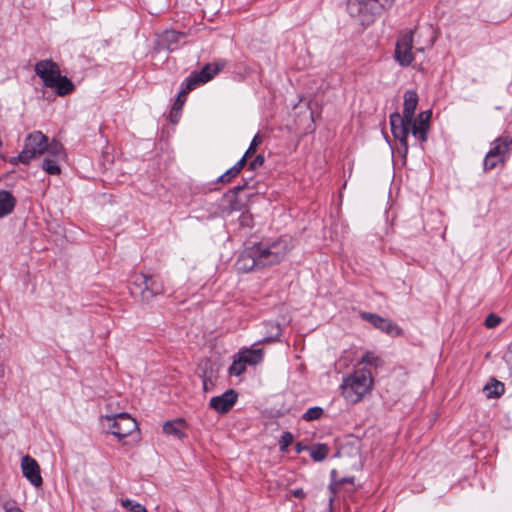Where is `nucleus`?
Wrapping results in <instances>:
<instances>
[{
	"label": "nucleus",
	"mask_w": 512,
	"mask_h": 512,
	"mask_svg": "<svg viewBox=\"0 0 512 512\" xmlns=\"http://www.w3.org/2000/svg\"><path fill=\"white\" fill-rule=\"evenodd\" d=\"M418 105V94L414 90L404 93L403 114L395 112L390 115V126L393 136L399 140L405 153L408 151L409 132L422 144L427 141L431 110L421 112L416 118L415 110Z\"/></svg>",
	"instance_id": "1"
},
{
	"label": "nucleus",
	"mask_w": 512,
	"mask_h": 512,
	"mask_svg": "<svg viewBox=\"0 0 512 512\" xmlns=\"http://www.w3.org/2000/svg\"><path fill=\"white\" fill-rule=\"evenodd\" d=\"M293 247V240L288 236L279 237L272 242H258L240 253L235 266L244 273L272 266L284 260Z\"/></svg>",
	"instance_id": "2"
},
{
	"label": "nucleus",
	"mask_w": 512,
	"mask_h": 512,
	"mask_svg": "<svg viewBox=\"0 0 512 512\" xmlns=\"http://www.w3.org/2000/svg\"><path fill=\"white\" fill-rule=\"evenodd\" d=\"M34 71L42 79L44 86L54 89L59 96H65L75 89L73 82L67 76L61 75L59 65L51 59L38 61Z\"/></svg>",
	"instance_id": "3"
},
{
	"label": "nucleus",
	"mask_w": 512,
	"mask_h": 512,
	"mask_svg": "<svg viewBox=\"0 0 512 512\" xmlns=\"http://www.w3.org/2000/svg\"><path fill=\"white\" fill-rule=\"evenodd\" d=\"M372 385L371 372L367 369H358L343 378L340 388L344 399L350 404H356L371 391Z\"/></svg>",
	"instance_id": "4"
},
{
	"label": "nucleus",
	"mask_w": 512,
	"mask_h": 512,
	"mask_svg": "<svg viewBox=\"0 0 512 512\" xmlns=\"http://www.w3.org/2000/svg\"><path fill=\"white\" fill-rule=\"evenodd\" d=\"M394 0H347L349 15L363 25L374 22L376 15L390 7Z\"/></svg>",
	"instance_id": "5"
},
{
	"label": "nucleus",
	"mask_w": 512,
	"mask_h": 512,
	"mask_svg": "<svg viewBox=\"0 0 512 512\" xmlns=\"http://www.w3.org/2000/svg\"><path fill=\"white\" fill-rule=\"evenodd\" d=\"M48 147V137L41 131L29 133L24 140V147L17 157L10 160L12 164H29L33 159L45 153Z\"/></svg>",
	"instance_id": "6"
},
{
	"label": "nucleus",
	"mask_w": 512,
	"mask_h": 512,
	"mask_svg": "<svg viewBox=\"0 0 512 512\" xmlns=\"http://www.w3.org/2000/svg\"><path fill=\"white\" fill-rule=\"evenodd\" d=\"M132 295L139 293L142 301L149 302L155 296L162 294L163 285L152 276L140 273L135 276V280L130 287Z\"/></svg>",
	"instance_id": "7"
},
{
	"label": "nucleus",
	"mask_w": 512,
	"mask_h": 512,
	"mask_svg": "<svg viewBox=\"0 0 512 512\" xmlns=\"http://www.w3.org/2000/svg\"><path fill=\"white\" fill-rule=\"evenodd\" d=\"M225 64L224 61L208 63L199 72L191 74L182 82V93H189L198 86L212 80L224 68Z\"/></svg>",
	"instance_id": "8"
},
{
	"label": "nucleus",
	"mask_w": 512,
	"mask_h": 512,
	"mask_svg": "<svg viewBox=\"0 0 512 512\" xmlns=\"http://www.w3.org/2000/svg\"><path fill=\"white\" fill-rule=\"evenodd\" d=\"M108 431L119 440L124 439L138 428L137 422L128 413L106 416Z\"/></svg>",
	"instance_id": "9"
},
{
	"label": "nucleus",
	"mask_w": 512,
	"mask_h": 512,
	"mask_svg": "<svg viewBox=\"0 0 512 512\" xmlns=\"http://www.w3.org/2000/svg\"><path fill=\"white\" fill-rule=\"evenodd\" d=\"M512 150V139L509 137H498L493 142V147L484 159V169L492 170L498 163L504 162L505 156Z\"/></svg>",
	"instance_id": "10"
},
{
	"label": "nucleus",
	"mask_w": 512,
	"mask_h": 512,
	"mask_svg": "<svg viewBox=\"0 0 512 512\" xmlns=\"http://www.w3.org/2000/svg\"><path fill=\"white\" fill-rule=\"evenodd\" d=\"M413 32L407 31L399 36L395 47V60L403 67L409 66L413 60Z\"/></svg>",
	"instance_id": "11"
},
{
	"label": "nucleus",
	"mask_w": 512,
	"mask_h": 512,
	"mask_svg": "<svg viewBox=\"0 0 512 512\" xmlns=\"http://www.w3.org/2000/svg\"><path fill=\"white\" fill-rule=\"evenodd\" d=\"M361 318L390 336H400L403 333V330L397 324L377 314L363 312L361 313Z\"/></svg>",
	"instance_id": "12"
},
{
	"label": "nucleus",
	"mask_w": 512,
	"mask_h": 512,
	"mask_svg": "<svg viewBox=\"0 0 512 512\" xmlns=\"http://www.w3.org/2000/svg\"><path fill=\"white\" fill-rule=\"evenodd\" d=\"M21 469L24 477L35 487H40L43 479L40 474V466L37 461L29 455L21 459Z\"/></svg>",
	"instance_id": "13"
},
{
	"label": "nucleus",
	"mask_w": 512,
	"mask_h": 512,
	"mask_svg": "<svg viewBox=\"0 0 512 512\" xmlns=\"http://www.w3.org/2000/svg\"><path fill=\"white\" fill-rule=\"evenodd\" d=\"M238 399V394L235 390L229 389L222 395L211 398L210 407L220 414H225L231 410Z\"/></svg>",
	"instance_id": "14"
},
{
	"label": "nucleus",
	"mask_w": 512,
	"mask_h": 512,
	"mask_svg": "<svg viewBox=\"0 0 512 512\" xmlns=\"http://www.w3.org/2000/svg\"><path fill=\"white\" fill-rule=\"evenodd\" d=\"M184 38V34L175 30H168L162 33L159 41L161 48L174 51L178 47L179 41Z\"/></svg>",
	"instance_id": "15"
},
{
	"label": "nucleus",
	"mask_w": 512,
	"mask_h": 512,
	"mask_svg": "<svg viewBox=\"0 0 512 512\" xmlns=\"http://www.w3.org/2000/svg\"><path fill=\"white\" fill-rule=\"evenodd\" d=\"M237 355L246 365H257L263 360V350L260 348H243Z\"/></svg>",
	"instance_id": "16"
},
{
	"label": "nucleus",
	"mask_w": 512,
	"mask_h": 512,
	"mask_svg": "<svg viewBox=\"0 0 512 512\" xmlns=\"http://www.w3.org/2000/svg\"><path fill=\"white\" fill-rule=\"evenodd\" d=\"M184 429L185 421L181 418L167 421L163 424V432L167 435L174 436L177 439L185 437Z\"/></svg>",
	"instance_id": "17"
},
{
	"label": "nucleus",
	"mask_w": 512,
	"mask_h": 512,
	"mask_svg": "<svg viewBox=\"0 0 512 512\" xmlns=\"http://www.w3.org/2000/svg\"><path fill=\"white\" fill-rule=\"evenodd\" d=\"M16 204V199L11 192L6 190L0 191V218L10 214Z\"/></svg>",
	"instance_id": "18"
},
{
	"label": "nucleus",
	"mask_w": 512,
	"mask_h": 512,
	"mask_svg": "<svg viewBox=\"0 0 512 512\" xmlns=\"http://www.w3.org/2000/svg\"><path fill=\"white\" fill-rule=\"evenodd\" d=\"M483 390L485 392L486 397L492 399L500 397L504 393L505 388L502 382L497 381L495 379H491L490 382H488L484 386Z\"/></svg>",
	"instance_id": "19"
},
{
	"label": "nucleus",
	"mask_w": 512,
	"mask_h": 512,
	"mask_svg": "<svg viewBox=\"0 0 512 512\" xmlns=\"http://www.w3.org/2000/svg\"><path fill=\"white\" fill-rule=\"evenodd\" d=\"M245 164H246L245 159L241 158L233 167H231L225 173H223L221 176H219L218 182H222V183L231 182V180L241 172V170L243 169Z\"/></svg>",
	"instance_id": "20"
},
{
	"label": "nucleus",
	"mask_w": 512,
	"mask_h": 512,
	"mask_svg": "<svg viewBox=\"0 0 512 512\" xmlns=\"http://www.w3.org/2000/svg\"><path fill=\"white\" fill-rule=\"evenodd\" d=\"M52 158H57L62 160L65 157V151L62 144L57 140L48 141V147L46 151Z\"/></svg>",
	"instance_id": "21"
},
{
	"label": "nucleus",
	"mask_w": 512,
	"mask_h": 512,
	"mask_svg": "<svg viewBox=\"0 0 512 512\" xmlns=\"http://www.w3.org/2000/svg\"><path fill=\"white\" fill-rule=\"evenodd\" d=\"M246 364L240 359V357L235 354L233 357V362L228 369V374L230 376H240L246 371Z\"/></svg>",
	"instance_id": "22"
},
{
	"label": "nucleus",
	"mask_w": 512,
	"mask_h": 512,
	"mask_svg": "<svg viewBox=\"0 0 512 512\" xmlns=\"http://www.w3.org/2000/svg\"><path fill=\"white\" fill-rule=\"evenodd\" d=\"M329 453V447L326 444H316L310 450V456L314 461L324 460Z\"/></svg>",
	"instance_id": "23"
},
{
	"label": "nucleus",
	"mask_w": 512,
	"mask_h": 512,
	"mask_svg": "<svg viewBox=\"0 0 512 512\" xmlns=\"http://www.w3.org/2000/svg\"><path fill=\"white\" fill-rule=\"evenodd\" d=\"M59 161L60 159L47 157L43 160L42 168L50 175H58L60 173Z\"/></svg>",
	"instance_id": "24"
},
{
	"label": "nucleus",
	"mask_w": 512,
	"mask_h": 512,
	"mask_svg": "<svg viewBox=\"0 0 512 512\" xmlns=\"http://www.w3.org/2000/svg\"><path fill=\"white\" fill-rule=\"evenodd\" d=\"M266 327H270L271 333L263 338L261 342H273L279 339L281 335L280 325L276 322H267Z\"/></svg>",
	"instance_id": "25"
},
{
	"label": "nucleus",
	"mask_w": 512,
	"mask_h": 512,
	"mask_svg": "<svg viewBox=\"0 0 512 512\" xmlns=\"http://www.w3.org/2000/svg\"><path fill=\"white\" fill-rule=\"evenodd\" d=\"M227 205H224L223 212L231 214L234 211H240L243 208V203L238 199L237 195L235 198L224 199Z\"/></svg>",
	"instance_id": "26"
},
{
	"label": "nucleus",
	"mask_w": 512,
	"mask_h": 512,
	"mask_svg": "<svg viewBox=\"0 0 512 512\" xmlns=\"http://www.w3.org/2000/svg\"><path fill=\"white\" fill-rule=\"evenodd\" d=\"M359 363L378 367L381 364V359L375 353L368 351L363 354Z\"/></svg>",
	"instance_id": "27"
},
{
	"label": "nucleus",
	"mask_w": 512,
	"mask_h": 512,
	"mask_svg": "<svg viewBox=\"0 0 512 512\" xmlns=\"http://www.w3.org/2000/svg\"><path fill=\"white\" fill-rule=\"evenodd\" d=\"M323 413H324V411L321 407L314 406V407L309 408L303 414L302 418L307 422H311V421L320 419L322 417Z\"/></svg>",
	"instance_id": "28"
},
{
	"label": "nucleus",
	"mask_w": 512,
	"mask_h": 512,
	"mask_svg": "<svg viewBox=\"0 0 512 512\" xmlns=\"http://www.w3.org/2000/svg\"><path fill=\"white\" fill-rule=\"evenodd\" d=\"M262 143V138L259 134H256L248 149L246 150L245 154L243 155L242 159H245V161L247 162V159L250 158L257 150V147Z\"/></svg>",
	"instance_id": "29"
},
{
	"label": "nucleus",
	"mask_w": 512,
	"mask_h": 512,
	"mask_svg": "<svg viewBox=\"0 0 512 512\" xmlns=\"http://www.w3.org/2000/svg\"><path fill=\"white\" fill-rule=\"evenodd\" d=\"M121 505L124 509L130 511V512H146V508L131 499H126L121 502Z\"/></svg>",
	"instance_id": "30"
},
{
	"label": "nucleus",
	"mask_w": 512,
	"mask_h": 512,
	"mask_svg": "<svg viewBox=\"0 0 512 512\" xmlns=\"http://www.w3.org/2000/svg\"><path fill=\"white\" fill-rule=\"evenodd\" d=\"M293 442V435L290 432H284L279 440L280 451L285 452Z\"/></svg>",
	"instance_id": "31"
},
{
	"label": "nucleus",
	"mask_w": 512,
	"mask_h": 512,
	"mask_svg": "<svg viewBox=\"0 0 512 512\" xmlns=\"http://www.w3.org/2000/svg\"><path fill=\"white\" fill-rule=\"evenodd\" d=\"M239 223L243 227L253 226V217L249 212H243L239 217Z\"/></svg>",
	"instance_id": "32"
},
{
	"label": "nucleus",
	"mask_w": 512,
	"mask_h": 512,
	"mask_svg": "<svg viewBox=\"0 0 512 512\" xmlns=\"http://www.w3.org/2000/svg\"><path fill=\"white\" fill-rule=\"evenodd\" d=\"M501 322V318L495 314H489L485 319V325L488 328H495Z\"/></svg>",
	"instance_id": "33"
},
{
	"label": "nucleus",
	"mask_w": 512,
	"mask_h": 512,
	"mask_svg": "<svg viewBox=\"0 0 512 512\" xmlns=\"http://www.w3.org/2000/svg\"><path fill=\"white\" fill-rule=\"evenodd\" d=\"M246 185L247 183H244L243 185L233 187L224 195V199L235 198V195H238V193L242 191L246 187Z\"/></svg>",
	"instance_id": "34"
},
{
	"label": "nucleus",
	"mask_w": 512,
	"mask_h": 512,
	"mask_svg": "<svg viewBox=\"0 0 512 512\" xmlns=\"http://www.w3.org/2000/svg\"><path fill=\"white\" fill-rule=\"evenodd\" d=\"M187 94L188 93H182V89L179 91L177 99L173 105V110H180L182 108Z\"/></svg>",
	"instance_id": "35"
},
{
	"label": "nucleus",
	"mask_w": 512,
	"mask_h": 512,
	"mask_svg": "<svg viewBox=\"0 0 512 512\" xmlns=\"http://www.w3.org/2000/svg\"><path fill=\"white\" fill-rule=\"evenodd\" d=\"M264 163V156L263 155H257L253 161L250 162L249 168L251 170H256L258 167L262 166Z\"/></svg>",
	"instance_id": "36"
},
{
	"label": "nucleus",
	"mask_w": 512,
	"mask_h": 512,
	"mask_svg": "<svg viewBox=\"0 0 512 512\" xmlns=\"http://www.w3.org/2000/svg\"><path fill=\"white\" fill-rule=\"evenodd\" d=\"M4 512H22L13 502L6 501L3 504Z\"/></svg>",
	"instance_id": "37"
},
{
	"label": "nucleus",
	"mask_w": 512,
	"mask_h": 512,
	"mask_svg": "<svg viewBox=\"0 0 512 512\" xmlns=\"http://www.w3.org/2000/svg\"><path fill=\"white\" fill-rule=\"evenodd\" d=\"M339 486V483H331L329 485V490H330V496H329V506L331 507L332 506V503H333V500H334V496L337 492V487Z\"/></svg>",
	"instance_id": "38"
},
{
	"label": "nucleus",
	"mask_w": 512,
	"mask_h": 512,
	"mask_svg": "<svg viewBox=\"0 0 512 512\" xmlns=\"http://www.w3.org/2000/svg\"><path fill=\"white\" fill-rule=\"evenodd\" d=\"M291 494L294 497L299 498V499H304L306 497V493L304 492V490L302 488H297V489L291 490Z\"/></svg>",
	"instance_id": "39"
},
{
	"label": "nucleus",
	"mask_w": 512,
	"mask_h": 512,
	"mask_svg": "<svg viewBox=\"0 0 512 512\" xmlns=\"http://www.w3.org/2000/svg\"><path fill=\"white\" fill-rule=\"evenodd\" d=\"M304 449H306V446L302 445L300 442H298L295 445V450H296L297 453L302 452Z\"/></svg>",
	"instance_id": "40"
},
{
	"label": "nucleus",
	"mask_w": 512,
	"mask_h": 512,
	"mask_svg": "<svg viewBox=\"0 0 512 512\" xmlns=\"http://www.w3.org/2000/svg\"><path fill=\"white\" fill-rule=\"evenodd\" d=\"M203 388H204L205 391L208 390L207 379L203 380Z\"/></svg>",
	"instance_id": "41"
},
{
	"label": "nucleus",
	"mask_w": 512,
	"mask_h": 512,
	"mask_svg": "<svg viewBox=\"0 0 512 512\" xmlns=\"http://www.w3.org/2000/svg\"><path fill=\"white\" fill-rule=\"evenodd\" d=\"M509 352L512 353V344L509 346Z\"/></svg>",
	"instance_id": "42"
},
{
	"label": "nucleus",
	"mask_w": 512,
	"mask_h": 512,
	"mask_svg": "<svg viewBox=\"0 0 512 512\" xmlns=\"http://www.w3.org/2000/svg\"><path fill=\"white\" fill-rule=\"evenodd\" d=\"M417 51L423 52V48H417Z\"/></svg>",
	"instance_id": "43"
},
{
	"label": "nucleus",
	"mask_w": 512,
	"mask_h": 512,
	"mask_svg": "<svg viewBox=\"0 0 512 512\" xmlns=\"http://www.w3.org/2000/svg\"><path fill=\"white\" fill-rule=\"evenodd\" d=\"M510 139H512V136H508Z\"/></svg>",
	"instance_id": "44"
},
{
	"label": "nucleus",
	"mask_w": 512,
	"mask_h": 512,
	"mask_svg": "<svg viewBox=\"0 0 512 512\" xmlns=\"http://www.w3.org/2000/svg\"><path fill=\"white\" fill-rule=\"evenodd\" d=\"M146 512H148V511L146 510Z\"/></svg>",
	"instance_id": "45"
}]
</instances>
